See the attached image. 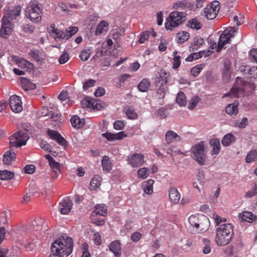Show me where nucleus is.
<instances>
[{"label":"nucleus","mask_w":257,"mask_h":257,"mask_svg":"<svg viewBox=\"0 0 257 257\" xmlns=\"http://www.w3.org/2000/svg\"><path fill=\"white\" fill-rule=\"evenodd\" d=\"M73 242L69 236H62L55 240L51 245V252L49 257H63L72 252Z\"/></svg>","instance_id":"nucleus-1"},{"label":"nucleus","mask_w":257,"mask_h":257,"mask_svg":"<svg viewBox=\"0 0 257 257\" xmlns=\"http://www.w3.org/2000/svg\"><path fill=\"white\" fill-rule=\"evenodd\" d=\"M215 242L219 246H224L231 241L234 235L233 226L230 223L221 224L216 229Z\"/></svg>","instance_id":"nucleus-2"},{"label":"nucleus","mask_w":257,"mask_h":257,"mask_svg":"<svg viewBox=\"0 0 257 257\" xmlns=\"http://www.w3.org/2000/svg\"><path fill=\"white\" fill-rule=\"evenodd\" d=\"M188 221L191 226L195 228L198 233L205 232L209 227V219L205 215L198 214L192 215L189 217Z\"/></svg>","instance_id":"nucleus-3"},{"label":"nucleus","mask_w":257,"mask_h":257,"mask_svg":"<svg viewBox=\"0 0 257 257\" xmlns=\"http://www.w3.org/2000/svg\"><path fill=\"white\" fill-rule=\"evenodd\" d=\"M26 16L33 23H38L41 21L42 8L37 2H31L26 8Z\"/></svg>","instance_id":"nucleus-4"},{"label":"nucleus","mask_w":257,"mask_h":257,"mask_svg":"<svg viewBox=\"0 0 257 257\" xmlns=\"http://www.w3.org/2000/svg\"><path fill=\"white\" fill-rule=\"evenodd\" d=\"M237 30L238 28L235 27H229L225 29L220 36L218 45L216 43H213L211 45L212 49L216 48V51L219 52L225 44L230 43V39L234 37V33Z\"/></svg>","instance_id":"nucleus-5"},{"label":"nucleus","mask_w":257,"mask_h":257,"mask_svg":"<svg viewBox=\"0 0 257 257\" xmlns=\"http://www.w3.org/2000/svg\"><path fill=\"white\" fill-rule=\"evenodd\" d=\"M184 13L174 11L170 13L165 23L166 29L172 31L174 28L182 24L185 21Z\"/></svg>","instance_id":"nucleus-6"},{"label":"nucleus","mask_w":257,"mask_h":257,"mask_svg":"<svg viewBox=\"0 0 257 257\" xmlns=\"http://www.w3.org/2000/svg\"><path fill=\"white\" fill-rule=\"evenodd\" d=\"M29 139L28 130H20L10 138V143L12 147L18 148L25 145Z\"/></svg>","instance_id":"nucleus-7"},{"label":"nucleus","mask_w":257,"mask_h":257,"mask_svg":"<svg viewBox=\"0 0 257 257\" xmlns=\"http://www.w3.org/2000/svg\"><path fill=\"white\" fill-rule=\"evenodd\" d=\"M165 140L167 144H164L162 146V148L164 150L166 151L167 154L172 156L173 155L174 147L171 146L169 148H168L167 145H169L175 141H180L181 140V137L174 131H168L166 132L165 135ZM174 152H176V151H174Z\"/></svg>","instance_id":"nucleus-8"},{"label":"nucleus","mask_w":257,"mask_h":257,"mask_svg":"<svg viewBox=\"0 0 257 257\" xmlns=\"http://www.w3.org/2000/svg\"><path fill=\"white\" fill-rule=\"evenodd\" d=\"M205 146L203 142H200L195 146L191 149V152L193 154V158L200 164H204L205 160L204 153Z\"/></svg>","instance_id":"nucleus-9"},{"label":"nucleus","mask_w":257,"mask_h":257,"mask_svg":"<svg viewBox=\"0 0 257 257\" xmlns=\"http://www.w3.org/2000/svg\"><path fill=\"white\" fill-rule=\"evenodd\" d=\"M219 9V3L217 1H213L203 9L201 14L202 16L206 17L207 19L213 20L216 17Z\"/></svg>","instance_id":"nucleus-10"},{"label":"nucleus","mask_w":257,"mask_h":257,"mask_svg":"<svg viewBox=\"0 0 257 257\" xmlns=\"http://www.w3.org/2000/svg\"><path fill=\"white\" fill-rule=\"evenodd\" d=\"M254 89V86L253 84L246 82H242V86L233 87L231 88L228 93H226L224 96H230L231 97H238L240 93H242L244 91H250Z\"/></svg>","instance_id":"nucleus-11"},{"label":"nucleus","mask_w":257,"mask_h":257,"mask_svg":"<svg viewBox=\"0 0 257 257\" xmlns=\"http://www.w3.org/2000/svg\"><path fill=\"white\" fill-rule=\"evenodd\" d=\"M2 23L0 36L4 38H7L12 32L14 24L10 20H7L6 17H3Z\"/></svg>","instance_id":"nucleus-12"},{"label":"nucleus","mask_w":257,"mask_h":257,"mask_svg":"<svg viewBox=\"0 0 257 257\" xmlns=\"http://www.w3.org/2000/svg\"><path fill=\"white\" fill-rule=\"evenodd\" d=\"M9 105L12 111L15 112H20L23 110L21 98L16 95L10 97Z\"/></svg>","instance_id":"nucleus-13"},{"label":"nucleus","mask_w":257,"mask_h":257,"mask_svg":"<svg viewBox=\"0 0 257 257\" xmlns=\"http://www.w3.org/2000/svg\"><path fill=\"white\" fill-rule=\"evenodd\" d=\"M73 206V203L69 197L63 198L59 204V210L62 214H68Z\"/></svg>","instance_id":"nucleus-14"},{"label":"nucleus","mask_w":257,"mask_h":257,"mask_svg":"<svg viewBox=\"0 0 257 257\" xmlns=\"http://www.w3.org/2000/svg\"><path fill=\"white\" fill-rule=\"evenodd\" d=\"M128 163L133 167L141 166L144 163V156L139 153H134L128 157Z\"/></svg>","instance_id":"nucleus-15"},{"label":"nucleus","mask_w":257,"mask_h":257,"mask_svg":"<svg viewBox=\"0 0 257 257\" xmlns=\"http://www.w3.org/2000/svg\"><path fill=\"white\" fill-rule=\"evenodd\" d=\"M47 134L51 139L55 140L60 145L64 147L67 146V141L59 132L48 129L47 130Z\"/></svg>","instance_id":"nucleus-16"},{"label":"nucleus","mask_w":257,"mask_h":257,"mask_svg":"<svg viewBox=\"0 0 257 257\" xmlns=\"http://www.w3.org/2000/svg\"><path fill=\"white\" fill-rule=\"evenodd\" d=\"M169 77V73L165 71L161 72L159 74V77L156 81V85L160 87L159 90L160 91L164 92L165 91L166 87H165V86L166 85L168 82Z\"/></svg>","instance_id":"nucleus-17"},{"label":"nucleus","mask_w":257,"mask_h":257,"mask_svg":"<svg viewBox=\"0 0 257 257\" xmlns=\"http://www.w3.org/2000/svg\"><path fill=\"white\" fill-rule=\"evenodd\" d=\"M21 7L20 5H17L10 10H5L4 17H6L7 20L11 21L16 19L17 17L21 15Z\"/></svg>","instance_id":"nucleus-18"},{"label":"nucleus","mask_w":257,"mask_h":257,"mask_svg":"<svg viewBox=\"0 0 257 257\" xmlns=\"http://www.w3.org/2000/svg\"><path fill=\"white\" fill-rule=\"evenodd\" d=\"M45 158L48 160L49 164L54 173V175H52V177L53 178H57L58 173L59 172L60 164L56 162L54 158L49 154L46 155Z\"/></svg>","instance_id":"nucleus-19"},{"label":"nucleus","mask_w":257,"mask_h":257,"mask_svg":"<svg viewBox=\"0 0 257 257\" xmlns=\"http://www.w3.org/2000/svg\"><path fill=\"white\" fill-rule=\"evenodd\" d=\"M54 26V24L52 25L50 28L52 29L50 30V34L53 38L60 40L68 39L66 31L64 32L58 29H55Z\"/></svg>","instance_id":"nucleus-20"},{"label":"nucleus","mask_w":257,"mask_h":257,"mask_svg":"<svg viewBox=\"0 0 257 257\" xmlns=\"http://www.w3.org/2000/svg\"><path fill=\"white\" fill-rule=\"evenodd\" d=\"M102 136L106 138L109 141H112L115 140H119L127 137L124 132H120L116 134H113L106 132L102 134Z\"/></svg>","instance_id":"nucleus-21"},{"label":"nucleus","mask_w":257,"mask_h":257,"mask_svg":"<svg viewBox=\"0 0 257 257\" xmlns=\"http://www.w3.org/2000/svg\"><path fill=\"white\" fill-rule=\"evenodd\" d=\"M238 217L242 221L252 222L257 220V215H254L252 212L243 211L238 215Z\"/></svg>","instance_id":"nucleus-22"},{"label":"nucleus","mask_w":257,"mask_h":257,"mask_svg":"<svg viewBox=\"0 0 257 257\" xmlns=\"http://www.w3.org/2000/svg\"><path fill=\"white\" fill-rule=\"evenodd\" d=\"M109 250L113 253L115 256L118 257L121 255V243L118 240L112 241L109 245Z\"/></svg>","instance_id":"nucleus-23"},{"label":"nucleus","mask_w":257,"mask_h":257,"mask_svg":"<svg viewBox=\"0 0 257 257\" xmlns=\"http://www.w3.org/2000/svg\"><path fill=\"white\" fill-rule=\"evenodd\" d=\"M11 61H13L19 67L22 69H25L28 67V65H31V64L27 60L17 56H13L12 57Z\"/></svg>","instance_id":"nucleus-24"},{"label":"nucleus","mask_w":257,"mask_h":257,"mask_svg":"<svg viewBox=\"0 0 257 257\" xmlns=\"http://www.w3.org/2000/svg\"><path fill=\"white\" fill-rule=\"evenodd\" d=\"M170 201L174 204L178 203L180 199V194L175 188L170 189L169 194Z\"/></svg>","instance_id":"nucleus-25"},{"label":"nucleus","mask_w":257,"mask_h":257,"mask_svg":"<svg viewBox=\"0 0 257 257\" xmlns=\"http://www.w3.org/2000/svg\"><path fill=\"white\" fill-rule=\"evenodd\" d=\"M70 121L72 126L76 128L82 127L85 123L84 119H80L77 115L73 116L70 119Z\"/></svg>","instance_id":"nucleus-26"},{"label":"nucleus","mask_w":257,"mask_h":257,"mask_svg":"<svg viewBox=\"0 0 257 257\" xmlns=\"http://www.w3.org/2000/svg\"><path fill=\"white\" fill-rule=\"evenodd\" d=\"M16 158V154L14 152L11 150L7 151L3 156V162L6 165L11 164L12 161L15 160Z\"/></svg>","instance_id":"nucleus-27"},{"label":"nucleus","mask_w":257,"mask_h":257,"mask_svg":"<svg viewBox=\"0 0 257 257\" xmlns=\"http://www.w3.org/2000/svg\"><path fill=\"white\" fill-rule=\"evenodd\" d=\"M238 104L239 103L237 102L228 104L225 108L226 112L230 115H236L238 112Z\"/></svg>","instance_id":"nucleus-28"},{"label":"nucleus","mask_w":257,"mask_h":257,"mask_svg":"<svg viewBox=\"0 0 257 257\" xmlns=\"http://www.w3.org/2000/svg\"><path fill=\"white\" fill-rule=\"evenodd\" d=\"M98 101L93 99L89 100L84 99L81 101V105L83 107L86 106L89 108H96V109H99L100 107L98 106Z\"/></svg>","instance_id":"nucleus-29"},{"label":"nucleus","mask_w":257,"mask_h":257,"mask_svg":"<svg viewBox=\"0 0 257 257\" xmlns=\"http://www.w3.org/2000/svg\"><path fill=\"white\" fill-rule=\"evenodd\" d=\"M190 37V34L185 31H182L176 34V38L178 43H183L187 41Z\"/></svg>","instance_id":"nucleus-30"},{"label":"nucleus","mask_w":257,"mask_h":257,"mask_svg":"<svg viewBox=\"0 0 257 257\" xmlns=\"http://www.w3.org/2000/svg\"><path fill=\"white\" fill-rule=\"evenodd\" d=\"M204 42V40L200 36L196 37L193 40L190 48L192 51L197 50Z\"/></svg>","instance_id":"nucleus-31"},{"label":"nucleus","mask_w":257,"mask_h":257,"mask_svg":"<svg viewBox=\"0 0 257 257\" xmlns=\"http://www.w3.org/2000/svg\"><path fill=\"white\" fill-rule=\"evenodd\" d=\"M151 82L148 79H143L138 84L139 90L143 92L147 91L150 86Z\"/></svg>","instance_id":"nucleus-32"},{"label":"nucleus","mask_w":257,"mask_h":257,"mask_svg":"<svg viewBox=\"0 0 257 257\" xmlns=\"http://www.w3.org/2000/svg\"><path fill=\"white\" fill-rule=\"evenodd\" d=\"M101 165L103 171L109 172L112 169V163L108 156H104L101 161Z\"/></svg>","instance_id":"nucleus-33"},{"label":"nucleus","mask_w":257,"mask_h":257,"mask_svg":"<svg viewBox=\"0 0 257 257\" xmlns=\"http://www.w3.org/2000/svg\"><path fill=\"white\" fill-rule=\"evenodd\" d=\"M108 24L105 21H102L97 26L95 30V34L96 35H99L102 34L104 32H105L107 30Z\"/></svg>","instance_id":"nucleus-34"},{"label":"nucleus","mask_w":257,"mask_h":257,"mask_svg":"<svg viewBox=\"0 0 257 257\" xmlns=\"http://www.w3.org/2000/svg\"><path fill=\"white\" fill-rule=\"evenodd\" d=\"M154 183V181L152 179L144 182V191L146 194L150 195L153 193Z\"/></svg>","instance_id":"nucleus-35"},{"label":"nucleus","mask_w":257,"mask_h":257,"mask_svg":"<svg viewBox=\"0 0 257 257\" xmlns=\"http://www.w3.org/2000/svg\"><path fill=\"white\" fill-rule=\"evenodd\" d=\"M210 144L213 147L212 154L218 155L220 150V145L219 140L217 139H212L210 142Z\"/></svg>","instance_id":"nucleus-36"},{"label":"nucleus","mask_w":257,"mask_h":257,"mask_svg":"<svg viewBox=\"0 0 257 257\" xmlns=\"http://www.w3.org/2000/svg\"><path fill=\"white\" fill-rule=\"evenodd\" d=\"M235 141V137L231 134V133H229L226 135L222 140V144L224 146H228L232 143L234 142Z\"/></svg>","instance_id":"nucleus-37"},{"label":"nucleus","mask_w":257,"mask_h":257,"mask_svg":"<svg viewBox=\"0 0 257 257\" xmlns=\"http://www.w3.org/2000/svg\"><path fill=\"white\" fill-rule=\"evenodd\" d=\"M15 176L13 172L8 170L0 171V180H6L12 179Z\"/></svg>","instance_id":"nucleus-38"},{"label":"nucleus","mask_w":257,"mask_h":257,"mask_svg":"<svg viewBox=\"0 0 257 257\" xmlns=\"http://www.w3.org/2000/svg\"><path fill=\"white\" fill-rule=\"evenodd\" d=\"M107 206L104 205H97L95 207V210L92 212L101 216H105L107 214Z\"/></svg>","instance_id":"nucleus-39"},{"label":"nucleus","mask_w":257,"mask_h":257,"mask_svg":"<svg viewBox=\"0 0 257 257\" xmlns=\"http://www.w3.org/2000/svg\"><path fill=\"white\" fill-rule=\"evenodd\" d=\"M101 180V178L99 176H94L90 182V185L91 189L94 190L99 187L100 186Z\"/></svg>","instance_id":"nucleus-40"},{"label":"nucleus","mask_w":257,"mask_h":257,"mask_svg":"<svg viewBox=\"0 0 257 257\" xmlns=\"http://www.w3.org/2000/svg\"><path fill=\"white\" fill-rule=\"evenodd\" d=\"M177 54L178 52L177 51H175L173 53L172 56H173V62L172 68L173 69H178L180 67L181 63L180 60L181 57L179 56H177Z\"/></svg>","instance_id":"nucleus-41"},{"label":"nucleus","mask_w":257,"mask_h":257,"mask_svg":"<svg viewBox=\"0 0 257 257\" xmlns=\"http://www.w3.org/2000/svg\"><path fill=\"white\" fill-rule=\"evenodd\" d=\"M257 160V151L252 150L250 151L245 157V161L247 163L254 162Z\"/></svg>","instance_id":"nucleus-42"},{"label":"nucleus","mask_w":257,"mask_h":257,"mask_svg":"<svg viewBox=\"0 0 257 257\" xmlns=\"http://www.w3.org/2000/svg\"><path fill=\"white\" fill-rule=\"evenodd\" d=\"M150 173L149 169L146 167L140 169L138 171V177L139 178L145 179L147 178Z\"/></svg>","instance_id":"nucleus-43"},{"label":"nucleus","mask_w":257,"mask_h":257,"mask_svg":"<svg viewBox=\"0 0 257 257\" xmlns=\"http://www.w3.org/2000/svg\"><path fill=\"white\" fill-rule=\"evenodd\" d=\"M92 51L90 49H85L82 51L79 54V58L83 61H87L90 57Z\"/></svg>","instance_id":"nucleus-44"},{"label":"nucleus","mask_w":257,"mask_h":257,"mask_svg":"<svg viewBox=\"0 0 257 257\" xmlns=\"http://www.w3.org/2000/svg\"><path fill=\"white\" fill-rule=\"evenodd\" d=\"M204 67L203 64L197 65L191 69L190 73L194 76H198Z\"/></svg>","instance_id":"nucleus-45"},{"label":"nucleus","mask_w":257,"mask_h":257,"mask_svg":"<svg viewBox=\"0 0 257 257\" xmlns=\"http://www.w3.org/2000/svg\"><path fill=\"white\" fill-rule=\"evenodd\" d=\"M188 26L192 29L199 30L201 29L202 25L196 19L194 18L188 21Z\"/></svg>","instance_id":"nucleus-46"},{"label":"nucleus","mask_w":257,"mask_h":257,"mask_svg":"<svg viewBox=\"0 0 257 257\" xmlns=\"http://www.w3.org/2000/svg\"><path fill=\"white\" fill-rule=\"evenodd\" d=\"M176 101L180 106L185 105L186 103V99L185 95L183 92H179L176 98Z\"/></svg>","instance_id":"nucleus-47"},{"label":"nucleus","mask_w":257,"mask_h":257,"mask_svg":"<svg viewBox=\"0 0 257 257\" xmlns=\"http://www.w3.org/2000/svg\"><path fill=\"white\" fill-rule=\"evenodd\" d=\"M126 115L127 118L130 119H136L138 117L137 113L135 110L132 107H128L125 111Z\"/></svg>","instance_id":"nucleus-48"},{"label":"nucleus","mask_w":257,"mask_h":257,"mask_svg":"<svg viewBox=\"0 0 257 257\" xmlns=\"http://www.w3.org/2000/svg\"><path fill=\"white\" fill-rule=\"evenodd\" d=\"M202 242L205 245L203 249V252L204 254H208L210 252L211 248L210 247V241L209 239L204 238L202 239Z\"/></svg>","instance_id":"nucleus-49"},{"label":"nucleus","mask_w":257,"mask_h":257,"mask_svg":"<svg viewBox=\"0 0 257 257\" xmlns=\"http://www.w3.org/2000/svg\"><path fill=\"white\" fill-rule=\"evenodd\" d=\"M200 100V98L197 96H194L191 98L190 100L189 101L188 104V108L190 109H192L194 108L198 102Z\"/></svg>","instance_id":"nucleus-50"},{"label":"nucleus","mask_w":257,"mask_h":257,"mask_svg":"<svg viewBox=\"0 0 257 257\" xmlns=\"http://www.w3.org/2000/svg\"><path fill=\"white\" fill-rule=\"evenodd\" d=\"M29 55L36 61H40L41 57L40 56V52L39 50L37 49H32L29 52Z\"/></svg>","instance_id":"nucleus-51"},{"label":"nucleus","mask_w":257,"mask_h":257,"mask_svg":"<svg viewBox=\"0 0 257 257\" xmlns=\"http://www.w3.org/2000/svg\"><path fill=\"white\" fill-rule=\"evenodd\" d=\"M257 195V181L254 183V187L252 189L248 191L245 195L246 198H251Z\"/></svg>","instance_id":"nucleus-52"},{"label":"nucleus","mask_w":257,"mask_h":257,"mask_svg":"<svg viewBox=\"0 0 257 257\" xmlns=\"http://www.w3.org/2000/svg\"><path fill=\"white\" fill-rule=\"evenodd\" d=\"M36 191L35 189H31V190L29 191V192L27 193L23 197L22 203H28L30 200L31 198L34 196V193H36Z\"/></svg>","instance_id":"nucleus-53"},{"label":"nucleus","mask_w":257,"mask_h":257,"mask_svg":"<svg viewBox=\"0 0 257 257\" xmlns=\"http://www.w3.org/2000/svg\"><path fill=\"white\" fill-rule=\"evenodd\" d=\"M168 112L167 109L164 107H161L159 108L157 111V114L160 117L161 119H164L168 115Z\"/></svg>","instance_id":"nucleus-54"},{"label":"nucleus","mask_w":257,"mask_h":257,"mask_svg":"<svg viewBox=\"0 0 257 257\" xmlns=\"http://www.w3.org/2000/svg\"><path fill=\"white\" fill-rule=\"evenodd\" d=\"M95 82V80L91 79L87 80L83 85V90L86 91L89 88L93 86Z\"/></svg>","instance_id":"nucleus-55"},{"label":"nucleus","mask_w":257,"mask_h":257,"mask_svg":"<svg viewBox=\"0 0 257 257\" xmlns=\"http://www.w3.org/2000/svg\"><path fill=\"white\" fill-rule=\"evenodd\" d=\"M149 35L150 32L149 31H145L143 32L139 40V42L141 44L144 43L148 39Z\"/></svg>","instance_id":"nucleus-56"},{"label":"nucleus","mask_w":257,"mask_h":257,"mask_svg":"<svg viewBox=\"0 0 257 257\" xmlns=\"http://www.w3.org/2000/svg\"><path fill=\"white\" fill-rule=\"evenodd\" d=\"M78 28L76 27H71L69 28V30H66L68 39L70 38L73 35L76 34Z\"/></svg>","instance_id":"nucleus-57"},{"label":"nucleus","mask_w":257,"mask_h":257,"mask_svg":"<svg viewBox=\"0 0 257 257\" xmlns=\"http://www.w3.org/2000/svg\"><path fill=\"white\" fill-rule=\"evenodd\" d=\"M124 127V123L122 120H116L113 123V127L117 130H121Z\"/></svg>","instance_id":"nucleus-58"},{"label":"nucleus","mask_w":257,"mask_h":257,"mask_svg":"<svg viewBox=\"0 0 257 257\" xmlns=\"http://www.w3.org/2000/svg\"><path fill=\"white\" fill-rule=\"evenodd\" d=\"M203 53L202 51L197 53L192 54L190 56L186 59L187 61H192L193 59H197L202 57L201 54Z\"/></svg>","instance_id":"nucleus-59"},{"label":"nucleus","mask_w":257,"mask_h":257,"mask_svg":"<svg viewBox=\"0 0 257 257\" xmlns=\"http://www.w3.org/2000/svg\"><path fill=\"white\" fill-rule=\"evenodd\" d=\"M69 57L67 53H63L59 59V62L60 64H63L68 61Z\"/></svg>","instance_id":"nucleus-60"},{"label":"nucleus","mask_w":257,"mask_h":257,"mask_svg":"<svg viewBox=\"0 0 257 257\" xmlns=\"http://www.w3.org/2000/svg\"><path fill=\"white\" fill-rule=\"evenodd\" d=\"M248 73L251 77L257 78V67H251L248 69Z\"/></svg>","instance_id":"nucleus-61"},{"label":"nucleus","mask_w":257,"mask_h":257,"mask_svg":"<svg viewBox=\"0 0 257 257\" xmlns=\"http://www.w3.org/2000/svg\"><path fill=\"white\" fill-rule=\"evenodd\" d=\"M25 172L27 174H33L35 171V166L34 165H27L25 167Z\"/></svg>","instance_id":"nucleus-62"},{"label":"nucleus","mask_w":257,"mask_h":257,"mask_svg":"<svg viewBox=\"0 0 257 257\" xmlns=\"http://www.w3.org/2000/svg\"><path fill=\"white\" fill-rule=\"evenodd\" d=\"M142 238V234L139 232H135L131 235V239L134 242H138Z\"/></svg>","instance_id":"nucleus-63"},{"label":"nucleus","mask_w":257,"mask_h":257,"mask_svg":"<svg viewBox=\"0 0 257 257\" xmlns=\"http://www.w3.org/2000/svg\"><path fill=\"white\" fill-rule=\"evenodd\" d=\"M249 55L250 58L257 63V49L250 50Z\"/></svg>","instance_id":"nucleus-64"}]
</instances>
